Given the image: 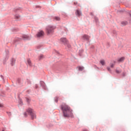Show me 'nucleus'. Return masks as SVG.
<instances>
[{"mask_svg":"<svg viewBox=\"0 0 131 131\" xmlns=\"http://www.w3.org/2000/svg\"><path fill=\"white\" fill-rule=\"evenodd\" d=\"M116 72L118 74H119V73H121V70L119 68H117L116 70Z\"/></svg>","mask_w":131,"mask_h":131,"instance_id":"nucleus-10","label":"nucleus"},{"mask_svg":"<svg viewBox=\"0 0 131 131\" xmlns=\"http://www.w3.org/2000/svg\"><path fill=\"white\" fill-rule=\"evenodd\" d=\"M61 42H62L64 46H66L68 43V41L66 38H61L60 39Z\"/></svg>","mask_w":131,"mask_h":131,"instance_id":"nucleus-4","label":"nucleus"},{"mask_svg":"<svg viewBox=\"0 0 131 131\" xmlns=\"http://www.w3.org/2000/svg\"><path fill=\"white\" fill-rule=\"evenodd\" d=\"M23 38H24L25 39H29V36H28L27 35H24L23 36Z\"/></svg>","mask_w":131,"mask_h":131,"instance_id":"nucleus-13","label":"nucleus"},{"mask_svg":"<svg viewBox=\"0 0 131 131\" xmlns=\"http://www.w3.org/2000/svg\"><path fill=\"white\" fill-rule=\"evenodd\" d=\"M100 64H101V65H102V66H104V65H105V64H106L105 62V60H101L100 61Z\"/></svg>","mask_w":131,"mask_h":131,"instance_id":"nucleus-12","label":"nucleus"},{"mask_svg":"<svg viewBox=\"0 0 131 131\" xmlns=\"http://www.w3.org/2000/svg\"><path fill=\"white\" fill-rule=\"evenodd\" d=\"M15 17H16L17 19H19V18H20V16H16Z\"/></svg>","mask_w":131,"mask_h":131,"instance_id":"nucleus-21","label":"nucleus"},{"mask_svg":"<svg viewBox=\"0 0 131 131\" xmlns=\"http://www.w3.org/2000/svg\"><path fill=\"white\" fill-rule=\"evenodd\" d=\"M61 109L64 117H70V116L72 115V110H71L70 107L66 104L63 103L62 104Z\"/></svg>","mask_w":131,"mask_h":131,"instance_id":"nucleus-1","label":"nucleus"},{"mask_svg":"<svg viewBox=\"0 0 131 131\" xmlns=\"http://www.w3.org/2000/svg\"><path fill=\"white\" fill-rule=\"evenodd\" d=\"M74 5H76V3H74Z\"/></svg>","mask_w":131,"mask_h":131,"instance_id":"nucleus-24","label":"nucleus"},{"mask_svg":"<svg viewBox=\"0 0 131 131\" xmlns=\"http://www.w3.org/2000/svg\"><path fill=\"white\" fill-rule=\"evenodd\" d=\"M83 131H88V130L84 129V130H83Z\"/></svg>","mask_w":131,"mask_h":131,"instance_id":"nucleus-23","label":"nucleus"},{"mask_svg":"<svg viewBox=\"0 0 131 131\" xmlns=\"http://www.w3.org/2000/svg\"><path fill=\"white\" fill-rule=\"evenodd\" d=\"M107 69L108 71H111V69H110V67H107Z\"/></svg>","mask_w":131,"mask_h":131,"instance_id":"nucleus-19","label":"nucleus"},{"mask_svg":"<svg viewBox=\"0 0 131 131\" xmlns=\"http://www.w3.org/2000/svg\"><path fill=\"white\" fill-rule=\"evenodd\" d=\"M3 104H0V107H3Z\"/></svg>","mask_w":131,"mask_h":131,"instance_id":"nucleus-22","label":"nucleus"},{"mask_svg":"<svg viewBox=\"0 0 131 131\" xmlns=\"http://www.w3.org/2000/svg\"><path fill=\"white\" fill-rule=\"evenodd\" d=\"M54 19L56 20V21H60V20H61V18L59 16H55L54 17Z\"/></svg>","mask_w":131,"mask_h":131,"instance_id":"nucleus-9","label":"nucleus"},{"mask_svg":"<svg viewBox=\"0 0 131 131\" xmlns=\"http://www.w3.org/2000/svg\"><path fill=\"white\" fill-rule=\"evenodd\" d=\"M43 35H45V32H43L42 31H40L37 34V36L38 37H42V36H43Z\"/></svg>","mask_w":131,"mask_h":131,"instance_id":"nucleus-5","label":"nucleus"},{"mask_svg":"<svg viewBox=\"0 0 131 131\" xmlns=\"http://www.w3.org/2000/svg\"><path fill=\"white\" fill-rule=\"evenodd\" d=\"M54 30H55V27L52 26H49L46 28V32L48 35L53 34L54 33Z\"/></svg>","mask_w":131,"mask_h":131,"instance_id":"nucleus-2","label":"nucleus"},{"mask_svg":"<svg viewBox=\"0 0 131 131\" xmlns=\"http://www.w3.org/2000/svg\"><path fill=\"white\" fill-rule=\"evenodd\" d=\"M43 58V55H40L39 57V60H41Z\"/></svg>","mask_w":131,"mask_h":131,"instance_id":"nucleus-17","label":"nucleus"},{"mask_svg":"<svg viewBox=\"0 0 131 131\" xmlns=\"http://www.w3.org/2000/svg\"><path fill=\"white\" fill-rule=\"evenodd\" d=\"M55 102H58V97L55 98Z\"/></svg>","mask_w":131,"mask_h":131,"instance_id":"nucleus-18","label":"nucleus"},{"mask_svg":"<svg viewBox=\"0 0 131 131\" xmlns=\"http://www.w3.org/2000/svg\"><path fill=\"white\" fill-rule=\"evenodd\" d=\"M83 39H86V40H89L91 37L87 35H84L83 36Z\"/></svg>","mask_w":131,"mask_h":131,"instance_id":"nucleus-7","label":"nucleus"},{"mask_svg":"<svg viewBox=\"0 0 131 131\" xmlns=\"http://www.w3.org/2000/svg\"><path fill=\"white\" fill-rule=\"evenodd\" d=\"M27 112H28V113H29L32 119H34L35 118H36V115H35V112H34V111H33L32 108H29L27 110Z\"/></svg>","mask_w":131,"mask_h":131,"instance_id":"nucleus-3","label":"nucleus"},{"mask_svg":"<svg viewBox=\"0 0 131 131\" xmlns=\"http://www.w3.org/2000/svg\"><path fill=\"white\" fill-rule=\"evenodd\" d=\"M78 70H79V71H82V70L84 69V68L83 67L79 66L78 67Z\"/></svg>","mask_w":131,"mask_h":131,"instance_id":"nucleus-11","label":"nucleus"},{"mask_svg":"<svg viewBox=\"0 0 131 131\" xmlns=\"http://www.w3.org/2000/svg\"><path fill=\"white\" fill-rule=\"evenodd\" d=\"M76 14L77 16H81V12L78 10H77L76 11Z\"/></svg>","mask_w":131,"mask_h":131,"instance_id":"nucleus-8","label":"nucleus"},{"mask_svg":"<svg viewBox=\"0 0 131 131\" xmlns=\"http://www.w3.org/2000/svg\"><path fill=\"white\" fill-rule=\"evenodd\" d=\"M124 59H125V58L124 57H122L121 58H119L118 59V62L119 63H121L123 61H124Z\"/></svg>","mask_w":131,"mask_h":131,"instance_id":"nucleus-6","label":"nucleus"},{"mask_svg":"<svg viewBox=\"0 0 131 131\" xmlns=\"http://www.w3.org/2000/svg\"><path fill=\"white\" fill-rule=\"evenodd\" d=\"M114 63L115 64V61L114 62Z\"/></svg>","mask_w":131,"mask_h":131,"instance_id":"nucleus-25","label":"nucleus"},{"mask_svg":"<svg viewBox=\"0 0 131 131\" xmlns=\"http://www.w3.org/2000/svg\"><path fill=\"white\" fill-rule=\"evenodd\" d=\"M66 46H67L68 48H70L71 47L70 45L68 44V43Z\"/></svg>","mask_w":131,"mask_h":131,"instance_id":"nucleus-20","label":"nucleus"},{"mask_svg":"<svg viewBox=\"0 0 131 131\" xmlns=\"http://www.w3.org/2000/svg\"><path fill=\"white\" fill-rule=\"evenodd\" d=\"M114 65H115V63H111V68H113L114 67Z\"/></svg>","mask_w":131,"mask_h":131,"instance_id":"nucleus-16","label":"nucleus"},{"mask_svg":"<svg viewBox=\"0 0 131 131\" xmlns=\"http://www.w3.org/2000/svg\"><path fill=\"white\" fill-rule=\"evenodd\" d=\"M27 63H28V65H29V66H31V65H32L31 60H30V59L27 60Z\"/></svg>","mask_w":131,"mask_h":131,"instance_id":"nucleus-14","label":"nucleus"},{"mask_svg":"<svg viewBox=\"0 0 131 131\" xmlns=\"http://www.w3.org/2000/svg\"><path fill=\"white\" fill-rule=\"evenodd\" d=\"M121 24L123 26H125V25H127V21H122L121 23Z\"/></svg>","mask_w":131,"mask_h":131,"instance_id":"nucleus-15","label":"nucleus"}]
</instances>
